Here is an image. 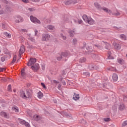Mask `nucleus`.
Wrapping results in <instances>:
<instances>
[{
  "label": "nucleus",
  "mask_w": 127,
  "mask_h": 127,
  "mask_svg": "<svg viewBox=\"0 0 127 127\" xmlns=\"http://www.w3.org/2000/svg\"><path fill=\"white\" fill-rule=\"evenodd\" d=\"M20 97L22 99H30L31 98V93L28 90H26V93L24 92H21Z\"/></svg>",
  "instance_id": "obj_1"
},
{
  "label": "nucleus",
  "mask_w": 127,
  "mask_h": 127,
  "mask_svg": "<svg viewBox=\"0 0 127 127\" xmlns=\"http://www.w3.org/2000/svg\"><path fill=\"white\" fill-rule=\"evenodd\" d=\"M30 19L33 23H37L38 24H40V23H41L40 20L33 16H30Z\"/></svg>",
  "instance_id": "obj_2"
},
{
  "label": "nucleus",
  "mask_w": 127,
  "mask_h": 127,
  "mask_svg": "<svg viewBox=\"0 0 127 127\" xmlns=\"http://www.w3.org/2000/svg\"><path fill=\"white\" fill-rule=\"evenodd\" d=\"M49 38H50V35L48 34H43L42 35L43 41H47V40H49Z\"/></svg>",
  "instance_id": "obj_3"
},
{
  "label": "nucleus",
  "mask_w": 127,
  "mask_h": 127,
  "mask_svg": "<svg viewBox=\"0 0 127 127\" xmlns=\"http://www.w3.org/2000/svg\"><path fill=\"white\" fill-rule=\"evenodd\" d=\"M36 62V59H32L30 58L29 62L28 63V66H31V65H33L34 63Z\"/></svg>",
  "instance_id": "obj_4"
},
{
  "label": "nucleus",
  "mask_w": 127,
  "mask_h": 127,
  "mask_svg": "<svg viewBox=\"0 0 127 127\" xmlns=\"http://www.w3.org/2000/svg\"><path fill=\"white\" fill-rule=\"evenodd\" d=\"M31 68L32 69V70H33V71H34V72H36V71H37V70L39 69V64H37L34 65L32 66Z\"/></svg>",
  "instance_id": "obj_5"
},
{
  "label": "nucleus",
  "mask_w": 127,
  "mask_h": 127,
  "mask_svg": "<svg viewBox=\"0 0 127 127\" xmlns=\"http://www.w3.org/2000/svg\"><path fill=\"white\" fill-rule=\"evenodd\" d=\"M16 18L17 19L15 20V22H16V23H19V22H22V21H23V18L20 16H17Z\"/></svg>",
  "instance_id": "obj_6"
},
{
  "label": "nucleus",
  "mask_w": 127,
  "mask_h": 127,
  "mask_svg": "<svg viewBox=\"0 0 127 127\" xmlns=\"http://www.w3.org/2000/svg\"><path fill=\"white\" fill-rule=\"evenodd\" d=\"M25 52V49L24 48V46L22 45L20 47L19 49V54L20 55H22Z\"/></svg>",
  "instance_id": "obj_7"
},
{
  "label": "nucleus",
  "mask_w": 127,
  "mask_h": 127,
  "mask_svg": "<svg viewBox=\"0 0 127 127\" xmlns=\"http://www.w3.org/2000/svg\"><path fill=\"white\" fill-rule=\"evenodd\" d=\"M62 56L63 57V58H66L70 55V53L69 52H63L61 54Z\"/></svg>",
  "instance_id": "obj_8"
},
{
  "label": "nucleus",
  "mask_w": 127,
  "mask_h": 127,
  "mask_svg": "<svg viewBox=\"0 0 127 127\" xmlns=\"http://www.w3.org/2000/svg\"><path fill=\"white\" fill-rule=\"evenodd\" d=\"M87 23H88L91 25H93V24H95V20H94V19H93L91 17H89L88 21L87 22Z\"/></svg>",
  "instance_id": "obj_9"
},
{
  "label": "nucleus",
  "mask_w": 127,
  "mask_h": 127,
  "mask_svg": "<svg viewBox=\"0 0 127 127\" xmlns=\"http://www.w3.org/2000/svg\"><path fill=\"white\" fill-rule=\"evenodd\" d=\"M113 45L115 49H117V50H120L121 48V45L117 44L116 42H113Z\"/></svg>",
  "instance_id": "obj_10"
},
{
  "label": "nucleus",
  "mask_w": 127,
  "mask_h": 127,
  "mask_svg": "<svg viewBox=\"0 0 127 127\" xmlns=\"http://www.w3.org/2000/svg\"><path fill=\"white\" fill-rule=\"evenodd\" d=\"M0 115L1 117H4L5 119H8V118H9V116L7 115V114L4 112H1L0 113Z\"/></svg>",
  "instance_id": "obj_11"
},
{
  "label": "nucleus",
  "mask_w": 127,
  "mask_h": 127,
  "mask_svg": "<svg viewBox=\"0 0 127 127\" xmlns=\"http://www.w3.org/2000/svg\"><path fill=\"white\" fill-rule=\"evenodd\" d=\"M47 29L48 30H55V27L52 25H49L46 27Z\"/></svg>",
  "instance_id": "obj_12"
},
{
  "label": "nucleus",
  "mask_w": 127,
  "mask_h": 127,
  "mask_svg": "<svg viewBox=\"0 0 127 127\" xmlns=\"http://www.w3.org/2000/svg\"><path fill=\"white\" fill-rule=\"evenodd\" d=\"M112 78L114 82H117V81H118V79H119V77H118V74H117L116 73H114L112 76Z\"/></svg>",
  "instance_id": "obj_13"
},
{
  "label": "nucleus",
  "mask_w": 127,
  "mask_h": 127,
  "mask_svg": "<svg viewBox=\"0 0 127 127\" xmlns=\"http://www.w3.org/2000/svg\"><path fill=\"white\" fill-rule=\"evenodd\" d=\"M68 32L69 34V36L70 37H73L74 36V33H75V30L74 29L73 30H69L68 31Z\"/></svg>",
  "instance_id": "obj_14"
},
{
  "label": "nucleus",
  "mask_w": 127,
  "mask_h": 127,
  "mask_svg": "<svg viewBox=\"0 0 127 127\" xmlns=\"http://www.w3.org/2000/svg\"><path fill=\"white\" fill-rule=\"evenodd\" d=\"M82 18L85 22H88V21L89 20L90 17H88L87 15H83L82 16Z\"/></svg>",
  "instance_id": "obj_15"
},
{
  "label": "nucleus",
  "mask_w": 127,
  "mask_h": 127,
  "mask_svg": "<svg viewBox=\"0 0 127 127\" xmlns=\"http://www.w3.org/2000/svg\"><path fill=\"white\" fill-rule=\"evenodd\" d=\"M102 9L104 11H105V12H107L108 13H109V14H111V13H112V11L107 7H103L102 8Z\"/></svg>",
  "instance_id": "obj_16"
},
{
  "label": "nucleus",
  "mask_w": 127,
  "mask_h": 127,
  "mask_svg": "<svg viewBox=\"0 0 127 127\" xmlns=\"http://www.w3.org/2000/svg\"><path fill=\"white\" fill-rule=\"evenodd\" d=\"M117 61L118 63H119V64H121V65H123V64H125V63H126L125 62V60H123V59H118Z\"/></svg>",
  "instance_id": "obj_17"
},
{
  "label": "nucleus",
  "mask_w": 127,
  "mask_h": 127,
  "mask_svg": "<svg viewBox=\"0 0 127 127\" xmlns=\"http://www.w3.org/2000/svg\"><path fill=\"white\" fill-rule=\"evenodd\" d=\"M80 97H79V94L74 93L73 95V99L75 100V101H77V100H79Z\"/></svg>",
  "instance_id": "obj_18"
},
{
  "label": "nucleus",
  "mask_w": 127,
  "mask_h": 127,
  "mask_svg": "<svg viewBox=\"0 0 127 127\" xmlns=\"http://www.w3.org/2000/svg\"><path fill=\"white\" fill-rule=\"evenodd\" d=\"M43 97V93H42L41 91H39L38 92V99H42V98Z\"/></svg>",
  "instance_id": "obj_19"
},
{
  "label": "nucleus",
  "mask_w": 127,
  "mask_h": 127,
  "mask_svg": "<svg viewBox=\"0 0 127 127\" xmlns=\"http://www.w3.org/2000/svg\"><path fill=\"white\" fill-rule=\"evenodd\" d=\"M89 70H97V66L93 65H90L88 66Z\"/></svg>",
  "instance_id": "obj_20"
},
{
  "label": "nucleus",
  "mask_w": 127,
  "mask_h": 127,
  "mask_svg": "<svg viewBox=\"0 0 127 127\" xmlns=\"http://www.w3.org/2000/svg\"><path fill=\"white\" fill-rule=\"evenodd\" d=\"M119 110L120 111H123V110H125V105L124 104L121 103L119 105Z\"/></svg>",
  "instance_id": "obj_21"
},
{
  "label": "nucleus",
  "mask_w": 127,
  "mask_h": 127,
  "mask_svg": "<svg viewBox=\"0 0 127 127\" xmlns=\"http://www.w3.org/2000/svg\"><path fill=\"white\" fill-rule=\"evenodd\" d=\"M85 62H86V58H81L79 59V63H84Z\"/></svg>",
  "instance_id": "obj_22"
},
{
  "label": "nucleus",
  "mask_w": 127,
  "mask_h": 127,
  "mask_svg": "<svg viewBox=\"0 0 127 127\" xmlns=\"http://www.w3.org/2000/svg\"><path fill=\"white\" fill-rule=\"evenodd\" d=\"M19 121V124L21 125H25L26 121L25 120H23L22 119H18Z\"/></svg>",
  "instance_id": "obj_23"
},
{
  "label": "nucleus",
  "mask_w": 127,
  "mask_h": 127,
  "mask_svg": "<svg viewBox=\"0 0 127 127\" xmlns=\"http://www.w3.org/2000/svg\"><path fill=\"white\" fill-rule=\"evenodd\" d=\"M120 37L121 38V39H123V40H126V39H127V36H126V35L124 34L120 35Z\"/></svg>",
  "instance_id": "obj_24"
},
{
  "label": "nucleus",
  "mask_w": 127,
  "mask_h": 127,
  "mask_svg": "<svg viewBox=\"0 0 127 127\" xmlns=\"http://www.w3.org/2000/svg\"><path fill=\"white\" fill-rule=\"evenodd\" d=\"M33 119L35 120V121H39V116L37 115H34Z\"/></svg>",
  "instance_id": "obj_25"
},
{
  "label": "nucleus",
  "mask_w": 127,
  "mask_h": 127,
  "mask_svg": "<svg viewBox=\"0 0 127 127\" xmlns=\"http://www.w3.org/2000/svg\"><path fill=\"white\" fill-rule=\"evenodd\" d=\"M94 5L96 8H100L101 7V5L99 4V3L98 2H95L94 3Z\"/></svg>",
  "instance_id": "obj_26"
},
{
  "label": "nucleus",
  "mask_w": 127,
  "mask_h": 127,
  "mask_svg": "<svg viewBox=\"0 0 127 127\" xmlns=\"http://www.w3.org/2000/svg\"><path fill=\"white\" fill-rule=\"evenodd\" d=\"M4 34H5V36L8 37V38H10L11 37V35H10V34L7 33L6 32H5Z\"/></svg>",
  "instance_id": "obj_27"
},
{
  "label": "nucleus",
  "mask_w": 127,
  "mask_h": 127,
  "mask_svg": "<svg viewBox=\"0 0 127 127\" xmlns=\"http://www.w3.org/2000/svg\"><path fill=\"white\" fill-rule=\"evenodd\" d=\"M111 54L112 53L111 52H108V59H114V57L111 56Z\"/></svg>",
  "instance_id": "obj_28"
},
{
  "label": "nucleus",
  "mask_w": 127,
  "mask_h": 127,
  "mask_svg": "<svg viewBox=\"0 0 127 127\" xmlns=\"http://www.w3.org/2000/svg\"><path fill=\"white\" fill-rule=\"evenodd\" d=\"M12 109L15 112V113H18L19 112L18 109H17L16 106L13 107Z\"/></svg>",
  "instance_id": "obj_29"
},
{
  "label": "nucleus",
  "mask_w": 127,
  "mask_h": 127,
  "mask_svg": "<svg viewBox=\"0 0 127 127\" xmlns=\"http://www.w3.org/2000/svg\"><path fill=\"white\" fill-rule=\"evenodd\" d=\"M61 38H63V39H64V40H66V37L65 36H64V35L63 33L61 34Z\"/></svg>",
  "instance_id": "obj_30"
},
{
  "label": "nucleus",
  "mask_w": 127,
  "mask_h": 127,
  "mask_svg": "<svg viewBox=\"0 0 127 127\" xmlns=\"http://www.w3.org/2000/svg\"><path fill=\"white\" fill-rule=\"evenodd\" d=\"M15 61H16V56H14L13 58V60L12 61V63H14V62H15Z\"/></svg>",
  "instance_id": "obj_31"
},
{
  "label": "nucleus",
  "mask_w": 127,
  "mask_h": 127,
  "mask_svg": "<svg viewBox=\"0 0 127 127\" xmlns=\"http://www.w3.org/2000/svg\"><path fill=\"white\" fill-rule=\"evenodd\" d=\"M127 126V121H124L122 124V127H126Z\"/></svg>",
  "instance_id": "obj_32"
},
{
  "label": "nucleus",
  "mask_w": 127,
  "mask_h": 127,
  "mask_svg": "<svg viewBox=\"0 0 127 127\" xmlns=\"http://www.w3.org/2000/svg\"><path fill=\"white\" fill-rule=\"evenodd\" d=\"M24 125H25V127H30V125L29 124V123H28V122H26Z\"/></svg>",
  "instance_id": "obj_33"
},
{
  "label": "nucleus",
  "mask_w": 127,
  "mask_h": 127,
  "mask_svg": "<svg viewBox=\"0 0 127 127\" xmlns=\"http://www.w3.org/2000/svg\"><path fill=\"white\" fill-rule=\"evenodd\" d=\"M63 58V57H62V55H61L60 57H57V60H58V61H60V60H61V59H62Z\"/></svg>",
  "instance_id": "obj_34"
},
{
  "label": "nucleus",
  "mask_w": 127,
  "mask_h": 127,
  "mask_svg": "<svg viewBox=\"0 0 127 127\" xmlns=\"http://www.w3.org/2000/svg\"><path fill=\"white\" fill-rule=\"evenodd\" d=\"M1 82H6V81H7V79L5 78H2L1 79Z\"/></svg>",
  "instance_id": "obj_35"
},
{
  "label": "nucleus",
  "mask_w": 127,
  "mask_h": 127,
  "mask_svg": "<svg viewBox=\"0 0 127 127\" xmlns=\"http://www.w3.org/2000/svg\"><path fill=\"white\" fill-rule=\"evenodd\" d=\"M11 89V85L9 84L7 87V90L9 92Z\"/></svg>",
  "instance_id": "obj_36"
},
{
  "label": "nucleus",
  "mask_w": 127,
  "mask_h": 127,
  "mask_svg": "<svg viewBox=\"0 0 127 127\" xmlns=\"http://www.w3.org/2000/svg\"><path fill=\"white\" fill-rule=\"evenodd\" d=\"M1 62H4V61H5V58H4V57H2L1 58Z\"/></svg>",
  "instance_id": "obj_37"
},
{
  "label": "nucleus",
  "mask_w": 127,
  "mask_h": 127,
  "mask_svg": "<svg viewBox=\"0 0 127 127\" xmlns=\"http://www.w3.org/2000/svg\"><path fill=\"white\" fill-rule=\"evenodd\" d=\"M29 39L32 42H34L35 41V39H34V38H33L32 37L29 38Z\"/></svg>",
  "instance_id": "obj_38"
},
{
  "label": "nucleus",
  "mask_w": 127,
  "mask_h": 127,
  "mask_svg": "<svg viewBox=\"0 0 127 127\" xmlns=\"http://www.w3.org/2000/svg\"><path fill=\"white\" fill-rule=\"evenodd\" d=\"M72 42L73 43V44H76V43H77V39H74L72 40Z\"/></svg>",
  "instance_id": "obj_39"
},
{
  "label": "nucleus",
  "mask_w": 127,
  "mask_h": 127,
  "mask_svg": "<svg viewBox=\"0 0 127 127\" xmlns=\"http://www.w3.org/2000/svg\"><path fill=\"white\" fill-rule=\"evenodd\" d=\"M84 75H85L86 76H90V73L89 72H85L83 73Z\"/></svg>",
  "instance_id": "obj_40"
},
{
  "label": "nucleus",
  "mask_w": 127,
  "mask_h": 127,
  "mask_svg": "<svg viewBox=\"0 0 127 127\" xmlns=\"http://www.w3.org/2000/svg\"><path fill=\"white\" fill-rule=\"evenodd\" d=\"M111 120L110 118H105L104 121L105 122H110V120Z\"/></svg>",
  "instance_id": "obj_41"
},
{
  "label": "nucleus",
  "mask_w": 127,
  "mask_h": 127,
  "mask_svg": "<svg viewBox=\"0 0 127 127\" xmlns=\"http://www.w3.org/2000/svg\"><path fill=\"white\" fill-rule=\"evenodd\" d=\"M95 46L96 47H97V48H99V49H101V50L103 49V48H101V46H100L98 45H95Z\"/></svg>",
  "instance_id": "obj_42"
},
{
  "label": "nucleus",
  "mask_w": 127,
  "mask_h": 127,
  "mask_svg": "<svg viewBox=\"0 0 127 127\" xmlns=\"http://www.w3.org/2000/svg\"><path fill=\"white\" fill-rule=\"evenodd\" d=\"M41 66H42V69L43 70H44V69H45V65L44 64H43L41 65Z\"/></svg>",
  "instance_id": "obj_43"
},
{
  "label": "nucleus",
  "mask_w": 127,
  "mask_h": 127,
  "mask_svg": "<svg viewBox=\"0 0 127 127\" xmlns=\"http://www.w3.org/2000/svg\"><path fill=\"white\" fill-rule=\"evenodd\" d=\"M5 70V68H0V72H3Z\"/></svg>",
  "instance_id": "obj_44"
},
{
  "label": "nucleus",
  "mask_w": 127,
  "mask_h": 127,
  "mask_svg": "<svg viewBox=\"0 0 127 127\" xmlns=\"http://www.w3.org/2000/svg\"><path fill=\"white\" fill-rule=\"evenodd\" d=\"M88 48H89V46L86 47V49H87L88 52H90L91 51H92V50H90Z\"/></svg>",
  "instance_id": "obj_45"
},
{
  "label": "nucleus",
  "mask_w": 127,
  "mask_h": 127,
  "mask_svg": "<svg viewBox=\"0 0 127 127\" xmlns=\"http://www.w3.org/2000/svg\"><path fill=\"white\" fill-rule=\"evenodd\" d=\"M42 86L45 89L46 88V86H45V84L43 83H41Z\"/></svg>",
  "instance_id": "obj_46"
},
{
  "label": "nucleus",
  "mask_w": 127,
  "mask_h": 127,
  "mask_svg": "<svg viewBox=\"0 0 127 127\" xmlns=\"http://www.w3.org/2000/svg\"><path fill=\"white\" fill-rule=\"evenodd\" d=\"M23 2H25V3H27L28 2V0H22Z\"/></svg>",
  "instance_id": "obj_47"
},
{
  "label": "nucleus",
  "mask_w": 127,
  "mask_h": 127,
  "mask_svg": "<svg viewBox=\"0 0 127 127\" xmlns=\"http://www.w3.org/2000/svg\"><path fill=\"white\" fill-rule=\"evenodd\" d=\"M82 22H83V21L82 20H78V23H79V24H81Z\"/></svg>",
  "instance_id": "obj_48"
},
{
  "label": "nucleus",
  "mask_w": 127,
  "mask_h": 127,
  "mask_svg": "<svg viewBox=\"0 0 127 127\" xmlns=\"http://www.w3.org/2000/svg\"><path fill=\"white\" fill-rule=\"evenodd\" d=\"M54 83L55 84H59V81H57V80H53Z\"/></svg>",
  "instance_id": "obj_49"
},
{
  "label": "nucleus",
  "mask_w": 127,
  "mask_h": 127,
  "mask_svg": "<svg viewBox=\"0 0 127 127\" xmlns=\"http://www.w3.org/2000/svg\"><path fill=\"white\" fill-rule=\"evenodd\" d=\"M21 76H22L23 77H25V72L21 73Z\"/></svg>",
  "instance_id": "obj_50"
},
{
  "label": "nucleus",
  "mask_w": 127,
  "mask_h": 127,
  "mask_svg": "<svg viewBox=\"0 0 127 127\" xmlns=\"http://www.w3.org/2000/svg\"><path fill=\"white\" fill-rule=\"evenodd\" d=\"M69 3H70V1H67L65 2V4H66V5H67Z\"/></svg>",
  "instance_id": "obj_51"
},
{
  "label": "nucleus",
  "mask_w": 127,
  "mask_h": 127,
  "mask_svg": "<svg viewBox=\"0 0 127 127\" xmlns=\"http://www.w3.org/2000/svg\"><path fill=\"white\" fill-rule=\"evenodd\" d=\"M37 33H38V31L37 30H35V35H37Z\"/></svg>",
  "instance_id": "obj_52"
},
{
  "label": "nucleus",
  "mask_w": 127,
  "mask_h": 127,
  "mask_svg": "<svg viewBox=\"0 0 127 127\" xmlns=\"http://www.w3.org/2000/svg\"><path fill=\"white\" fill-rule=\"evenodd\" d=\"M121 14V13L119 12H117V13H115V15L119 16Z\"/></svg>",
  "instance_id": "obj_53"
},
{
  "label": "nucleus",
  "mask_w": 127,
  "mask_h": 127,
  "mask_svg": "<svg viewBox=\"0 0 127 127\" xmlns=\"http://www.w3.org/2000/svg\"><path fill=\"white\" fill-rule=\"evenodd\" d=\"M28 10H29V11H33V8H28Z\"/></svg>",
  "instance_id": "obj_54"
},
{
  "label": "nucleus",
  "mask_w": 127,
  "mask_h": 127,
  "mask_svg": "<svg viewBox=\"0 0 127 127\" xmlns=\"http://www.w3.org/2000/svg\"><path fill=\"white\" fill-rule=\"evenodd\" d=\"M62 83L64 86H65L66 85V82H65V81H63Z\"/></svg>",
  "instance_id": "obj_55"
},
{
  "label": "nucleus",
  "mask_w": 127,
  "mask_h": 127,
  "mask_svg": "<svg viewBox=\"0 0 127 127\" xmlns=\"http://www.w3.org/2000/svg\"><path fill=\"white\" fill-rule=\"evenodd\" d=\"M22 31H23V32H27V30H26V29H22Z\"/></svg>",
  "instance_id": "obj_56"
},
{
  "label": "nucleus",
  "mask_w": 127,
  "mask_h": 127,
  "mask_svg": "<svg viewBox=\"0 0 127 127\" xmlns=\"http://www.w3.org/2000/svg\"><path fill=\"white\" fill-rule=\"evenodd\" d=\"M61 88V84H59L58 85V89L60 90Z\"/></svg>",
  "instance_id": "obj_57"
},
{
  "label": "nucleus",
  "mask_w": 127,
  "mask_h": 127,
  "mask_svg": "<svg viewBox=\"0 0 127 127\" xmlns=\"http://www.w3.org/2000/svg\"><path fill=\"white\" fill-rule=\"evenodd\" d=\"M0 14H3V10H0Z\"/></svg>",
  "instance_id": "obj_58"
},
{
  "label": "nucleus",
  "mask_w": 127,
  "mask_h": 127,
  "mask_svg": "<svg viewBox=\"0 0 127 127\" xmlns=\"http://www.w3.org/2000/svg\"><path fill=\"white\" fill-rule=\"evenodd\" d=\"M21 58V55L20 54H19V59H20Z\"/></svg>",
  "instance_id": "obj_59"
},
{
  "label": "nucleus",
  "mask_w": 127,
  "mask_h": 127,
  "mask_svg": "<svg viewBox=\"0 0 127 127\" xmlns=\"http://www.w3.org/2000/svg\"><path fill=\"white\" fill-rule=\"evenodd\" d=\"M21 73H24V69L23 68L21 70Z\"/></svg>",
  "instance_id": "obj_60"
},
{
  "label": "nucleus",
  "mask_w": 127,
  "mask_h": 127,
  "mask_svg": "<svg viewBox=\"0 0 127 127\" xmlns=\"http://www.w3.org/2000/svg\"><path fill=\"white\" fill-rule=\"evenodd\" d=\"M106 44H107V45H108L109 46H110V44H109L108 43H107Z\"/></svg>",
  "instance_id": "obj_61"
},
{
  "label": "nucleus",
  "mask_w": 127,
  "mask_h": 127,
  "mask_svg": "<svg viewBox=\"0 0 127 127\" xmlns=\"http://www.w3.org/2000/svg\"><path fill=\"white\" fill-rule=\"evenodd\" d=\"M13 92H14V93H15V92H16V91L15 90H13Z\"/></svg>",
  "instance_id": "obj_62"
},
{
  "label": "nucleus",
  "mask_w": 127,
  "mask_h": 127,
  "mask_svg": "<svg viewBox=\"0 0 127 127\" xmlns=\"http://www.w3.org/2000/svg\"><path fill=\"white\" fill-rule=\"evenodd\" d=\"M55 103H57V101L55 100Z\"/></svg>",
  "instance_id": "obj_63"
},
{
  "label": "nucleus",
  "mask_w": 127,
  "mask_h": 127,
  "mask_svg": "<svg viewBox=\"0 0 127 127\" xmlns=\"http://www.w3.org/2000/svg\"><path fill=\"white\" fill-rule=\"evenodd\" d=\"M63 33H64V34H66V33H65V32H63Z\"/></svg>",
  "instance_id": "obj_64"
}]
</instances>
